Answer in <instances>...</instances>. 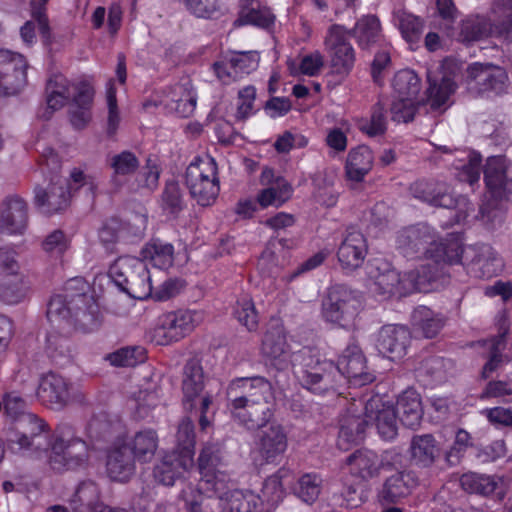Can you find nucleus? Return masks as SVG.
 Masks as SVG:
<instances>
[{
  "label": "nucleus",
  "instance_id": "nucleus-26",
  "mask_svg": "<svg viewBox=\"0 0 512 512\" xmlns=\"http://www.w3.org/2000/svg\"><path fill=\"white\" fill-rule=\"evenodd\" d=\"M352 230L348 231L342 240L337 258L343 270L354 271L359 268L367 255V240L363 233L354 230L355 226H349Z\"/></svg>",
  "mask_w": 512,
  "mask_h": 512
},
{
  "label": "nucleus",
  "instance_id": "nucleus-11",
  "mask_svg": "<svg viewBox=\"0 0 512 512\" xmlns=\"http://www.w3.org/2000/svg\"><path fill=\"white\" fill-rule=\"evenodd\" d=\"M87 450L84 441L73 437L69 430H63L51 443L48 461L56 471L74 469L86 461Z\"/></svg>",
  "mask_w": 512,
  "mask_h": 512
},
{
  "label": "nucleus",
  "instance_id": "nucleus-43",
  "mask_svg": "<svg viewBox=\"0 0 512 512\" xmlns=\"http://www.w3.org/2000/svg\"><path fill=\"white\" fill-rule=\"evenodd\" d=\"M369 274L374 279V291L377 294L384 297L409 295L405 273L401 276L395 270L388 269L377 275H372V272H369Z\"/></svg>",
  "mask_w": 512,
  "mask_h": 512
},
{
  "label": "nucleus",
  "instance_id": "nucleus-27",
  "mask_svg": "<svg viewBox=\"0 0 512 512\" xmlns=\"http://www.w3.org/2000/svg\"><path fill=\"white\" fill-rule=\"evenodd\" d=\"M507 160L504 156H492L486 161L484 180L488 192L495 200L506 197L512 200V179H507Z\"/></svg>",
  "mask_w": 512,
  "mask_h": 512
},
{
  "label": "nucleus",
  "instance_id": "nucleus-24",
  "mask_svg": "<svg viewBox=\"0 0 512 512\" xmlns=\"http://www.w3.org/2000/svg\"><path fill=\"white\" fill-rule=\"evenodd\" d=\"M260 182L266 186L257 195V202L263 208L268 206L279 207L292 195V187L286 179L277 175L271 168H264L260 176Z\"/></svg>",
  "mask_w": 512,
  "mask_h": 512
},
{
  "label": "nucleus",
  "instance_id": "nucleus-9",
  "mask_svg": "<svg viewBox=\"0 0 512 512\" xmlns=\"http://www.w3.org/2000/svg\"><path fill=\"white\" fill-rule=\"evenodd\" d=\"M217 167L209 156L195 158L186 169V184L191 195L202 206L209 205L218 195Z\"/></svg>",
  "mask_w": 512,
  "mask_h": 512
},
{
  "label": "nucleus",
  "instance_id": "nucleus-17",
  "mask_svg": "<svg viewBox=\"0 0 512 512\" xmlns=\"http://www.w3.org/2000/svg\"><path fill=\"white\" fill-rule=\"evenodd\" d=\"M351 32L342 25H332L324 40L331 58V65L337 73H348L354 66L355 52L348 39Z\"/></svg>",
  "mask_w": 512,
  "mask_h": 512
},
{
  "label": "nucleus",
  "instance_id": "nucleus-23",
  "mask_svg": "<svg viewBox=\"0 0 512 512\" xmlns=\"http://www.w3.org/2000/svg\"><path fill=\"white\" fill-rule=\"evenodd\" d=\"M201 321V314L195 310L179 309L162 317V346L178 342L189 335Z\"/></svg>",
  "mask_w": 512,
  "mask_h": 512
},
{
  "label": "nucleus",
  "instance_id": "nucleus-7",
  "mask_svg": "<svg viewBox=\"0 0 512 512\" xmlns=\"http://www.w3.org/2000/svg\"><path fill=\"white\" fill-rule=\"evenodd\" d=\"M361 309L362 299L357 291L345 284H335L329 289L327 299L323 302L322 315L327 322L349 328Z\"/></svg>",
  "mask_w": 512,
  "mask_h": 512
},
{
  "label": "nucleus",
  "instance_id": "nucleus-45",
  "mask_svg": "<svg viewBox=\"0 0 512 512\" xmlns=\"http://www.w3.org/2000/svg\"><path fill=\"white\" fill-rule=\"evenodd\" d=\"M373 153L365 145L352 149L347 157L346 174L350 180L360 182L371 170L373 165Z\"/></svg>",
  "mask_w": 512,
  "mask_h": 512
},
{
  "label": "nucleus",
  "instance_id": "nucleus-34",
  "mask_svg": "<svg viewBox=\"0 0 512 512\" xmlns=\"http://www.w3.org/2000/svg\"><path fill=\"white\" fill-rule=\"evenodd\" d=\"M418 485V477L413 471H401L389 476L379 492L382 504H396L409 496Z\"/></svg>",
  "mask_w": 512,
  "mask_h": 512
},
{
  "label": "nucleus",
  "instance_id": "nucleus-38",
  "mask_svg": "<svg viewBox=\"0 0 512 512\" xmlns=\"http://www.w3.org/2000/svg\"><path fill=\"white\" fill-rule=\"evenodd\" d=\"M394 409L403 426L410 429L419 426L423 409L420 394L415 389L409 388L403 391L399 395Z\"/></svg>",
  "mask_w": 512,
  "mask_h": 512
},
{
  "label": "nucleus",
  "instance_id": "nucleus-39",
  "mask_svg": "<svg viewBox=\"0 0 512 512\" xmlns=\"http://www.w3.org/2000/svg\"><path fill=\"white\" fill-rule=\"evenodd\" d=\"M125 445L139 462H150L158 448V433L154 429H142L132 437H122Z\"/></svg>",
  "mask_w": 512,
  "mask_h": 512
},
{
  "label": "nucleus",
  "instance_id": "nucleus-32",
  "mask_svg": "<svg viewBox=\"0 0 512 512\" xmlns=\"http://www.w3.org/2000/svg\"><path fill=\"white\" fill-rule=\"evenodd\" d=\"M81 84H69V81L61 74L51 76L46 83V107L42 112H39V117L44 120H49L52 114L61 109L65 103L72 99L77 91L74 87H79Z\"/></svg>",
  "mask_w": 512,
  "mask_h": 512
},
{
  "label": "nucleus",
  "instance_id": "nucleus-62",
  "mask_svg": "<svg viewBox=\"0 0 512 512\" xmlns=\"http://www.w3.org/2000/svg\"><path fill=\"white\" fill-rule=\"evenodd\" d=\"M46 352L54 361L68 358L71 355V345L68 337L52 331L46 338Z\"/></svg>",
  "mask_w": 512,
  "mask_h": 512
},
{
  "label": "nucleus",
  "instance_id": "nucleus-21",
  "mask_svg": "<svg viewBox=\"0 0 512 512\" xmlns=\"http://www.w3.org/2000/svg\"><path fill=\"white\" fill-rule=\"evenodd\" d=\"M287 447V433L280 424H272L262 430L255 441V451L262 464H280Z\"/></svg>",
  "mask_w": 512,
  "mask_h": 512
},
{
  "label": "nucleus",
  "instance_id": "nucleus-54",
  "mask_svg": "<svg viewBox=\"0 0 512 512\" xmlns=\"http://www.w3.org/2000/svg\"><path fill=\"white\" fill-rule=\"evenodd\" d=\"M411 321L426 338H434L443 327L442 320L435 317L434 312L426 306L416 307L412 312Z\"/></svg>",
  "mask_w": 512,
  "mask_h": 512
},
{
  "label": "nucleus",
  "instance_id": "nucleus-31",
  "mask_svg": "<svg viewBox=\"0 0 512 512\" xmlns=\"http://www.w3.org/2000/svg\"><path fill=\"white\" fill-rule=\"evenodd\" d=\"M507 331L498 333L486 339L477 341L479 356L485 360L480 376L482 379H489L506 362L504 351L506 349Z\"/></svg>",
  "mask_w": 512,
  "mask_h": 512
},
{
  "label": "nucleus",
  "instance_id": "nucleus-49",
  "mask_svg": "<svg viewBox=\"0 0 512 512\" xmlns=\"http://www.w3.org/2000/svg\"><path fill=\"white\" fill-rule=\"evenodd\" d=\"M353 37L362 49H368L380 41V22L375 16H365L359 19L352 31Z\"/></svg>",
  "mask_w": 512,
  "mask_h": 512
},
{
  "label": "nucleus",
  "instance_id": "nucleus-60",
  "mask_svg": "<svg viewBox=\"0 0 512 512\" xmlns=\"http://www.w3.org/2000/svg\"><path fill=\"white\" fill-rule=\"evenodd\" d=\"M443 359L438 356H431L421 361L416 369V375L419 380L427 384H434L443 377Z\"/></svg>",
  "mask_w": 512,
  "mask_h": 512
},
{
  "label": "nucleus",
  "instance_id": "nucleus-14",
  "mask_svg": "<svg viewBox=\"0 0 512 512\" xmlns=\"http://www.w3.org/2000/svg\"><path fill=\"white\" fill-rule=\"evenodd\" d=\"M467 274L474 278H492L503 269V260L489 244H474L466 248L462 264Z\"/></svg>",
  "mask_w": 512,
  "mask_h": 512
},
{
  "label": "nucleus",
  "instance_id": "nucleus-33",
  "mask_svg": "<svg viewBox=\"0 0 512 512\" xmlns=\"http://www.w3.org/2000/svg\"><path fill=\"white\" fill-rule=\"evenodd\" d=\"M238 395L246 400L257 402L269 401L272 395L271 383L262 376L237 377L230 381L227 387V398Z\"/></svg>",
  "mask_w": 512,
  "mask_h": 512
},
{
  "label": "nucleus",
  "instance_id": "nucleus-59",
  "mask_svg": "<svg viewBox=\"0 0 512 512\" xmlns=\"http://www.w3.org/2000/svg\"><path fill=\"white\" fill-rule=\"evenodd\" d=\"M230 68L235 69L239 78L254 71L259 64L260 57L257 52H229Z\"/></svg>",
  "mask_w": 512,
  "mask_h": 512
},
{
  "label": "nucleus",
  "instance_id": "nucleus-61",
  "mask_svg": "<svg viewBox=\"0 0 512 512\" xmlns=\"http://www.w3.org/2000/svg\"><path fill=\"white\" fill-rule=\"evenodd\" d=\"M73 502L93 512L102 503L98 486L92 481L81 483L76 490Z\"/></svg>",
  "mask_w": 512,
  "mask_h": 512
},
{
  "label": "nucleus",
  "instance_id": "nucleus-44",
  "mask_svg": "<svg viewBox=\"0 0 512 512\" xmlns=\"http://www.w3.org/2000/svg\"><path fill=\"white\" fill-rule=\"evenodd\" d=\"M368 420L365 413L361 415H348L340 420L338 446L347 449L351 444H358L365 438Z\"/></svg>",
  "mask_w": 512,
  "mask_h": 512
},
{
  "label": "nucleus",
  "instance_id": "nucleus-25",
  "mask_svg": "<svg viewBox=\"0 0 512 512\" xmlns=\"http://www.w3.org/2000/svg\"><path fill=\"white\" fill-rule=\"evenodd\" d=\"M467 79L475 82L479 91H492L496 94L504 92L508 83V75L503 68L478 62L467 67Z\"/></svg>",
  "mask_w": 512,
  "mask_h": 512
},
{
  "label": "nucleus",
  "instance_id": "nucleus-51",
  "mask_svg": "<svg viewBox=\"0 0 512 512\" xmlns=\"http://www.w3.org/2000/svg\"><path fill=\"white\" fill-rule=\"evenodd\" d=\"M461 157L453 163L460 181L467 182L471 186L480 179L481 155L474 151H462Z\"/></svg>",
  "mask_w": 512,
  "mask_h": 512
},
{
  "label": "nucleus",
  "instance_id": "nucleus-20",
  "mask_svg": "<svg viewBox=\"0 0 512 512\" xmlns=\"http://www.w3.org/2000/svg\"><path fill=\"white\" fill-rule=\"evenodd\" d=\"M411 342V332L405 325H383L376 336L375 347L379 354L392 361L403 358Z\"/></svg>",
  "mask_w": 512,
  "mask_h": 512
},
{
  "label": "nucleus",
  "instance_id": "nucleus-37",
  "mask_svg": "<svg viewBox=\"0 0 512 512\" xmlns=\"http://www.w3.org/2000/svg\"><path fill=\"white\" fill-rule=\"evenodd\" d=\"M204 387V371L201 361L191 358L183 368L182 392L185 409L195 408V401L203 392Z\"/></svg>",
  "mask_w": 512,
  "mask_h": 512
},
{
  "label": "nucleus",
  "instance_id": "nucleus-2",
  "mask_svg": "<svg viewBox=\"0 0 512 512\" xmlns=\"http://www.w3.org/2000/svg\"><path fill=\"white\" fill-rule=\"evenodd\" d=\"M464 233L451 232L439 237L432 226H403L396 247L407 259L424 257L438 265H462L466 254Z\"/></svg>",
  "mask_w": 512,
  "mask_h": 512
},
{
  "label": "nucleus",
  "instance_id": "nucleus-6",
  "mask_svg": "<svg viewBox=\"0 0 512 512\" xmlns=\"http://www.w3.org/2000/svg\"><path fill=\"white\" fill-rule=\"evenodd\" d=\"M307 347L304 346L298 351L292 352L287 343L285 328L282 325H277L265 332L261 352L270 364L279 371L285 370L291 365L294 369V374L304 387L303 375L308 369L302 363L296 361V356L301 354Z\"/></svg>",
  "mask_w": 512,
  "mask_h": 512
},
{
  "label": "nucleus",
  "instance_id": "nucleus-8",
  "mask_svg": "<svg viewBox=\"0 0 512 512\" xmlns=\"http://www.w3.org/2000/svg\"><path fill=\"white\" fill-rule=\"evenodd\" d=\"M394 100L391 105L392 120L398 123L413 120L421 89L419 77L410 69L398 71L392 82Z\"/></svg>",
  "mask_w": 512,
  "mask_h": 512
},
{
  "label": "nucleus",
  "instance_id": "nucleus-63",
  "mask_svg": "<svg viewBox=\"0 0 512 512\" xmlns=\"http://www.w3.org/2000/svg\"><path fill=\"white\" fill-rule=\"evenodd\" d=\"M48 0H32L31 15L38 23V30L45 46L52 43V34L49 26V20L46 14V4Z\"/></svg>",
  "mask_w": 512,
  "mask_h": 512
},
{
  "label": "nucleus",
  "instance_id": "nucleus-30",
  "mask_svg": "<svg viewBox=\"0 0 512 512\" xmlns=\"http://www.w3.org/2000/svg\"><path fill=\"white\" fill-rule=\"evenodd\" d=\"M344 465L353 478L367 482L380 474L383 460L375 451L360 448L346 457Z\"/></svg>",
  "mask_w": 512,
  "mask_h": 512
},
{
  "label": "nucleus",
  "instance_id": "nucleus-52",
  "mask_svg": "<svg viewBox=\"0 0 512 512\" xmlns=\"http://www.w3.org/2000/svg\"><path fill=\"white\" fill-rule=\"evenodd\" d=\"M123 291L136 299H146L151 295L152 285L147 264L143 261L138 263L134 274L131 275V279H129Z\"/></svg>",
  "mask_w": 512,
  "mask_h": 512
},
{
  "label": "nucleus",
  "instance_id": "nucleus-47",
  "mask_svg": "<svg viewBox=\"0 0 512 512\" xmlns=\"http://www.w3.org/2000/svg\"><path fill=\"white\" fill-rule=\"evenodd\" d=\"M0 219L2 224H27L29 206L25 199L18 195H9L0 203Z\"/></svg>",
  "mask_w": 512,
  "mask_h": 512
},
{
  "label": "nucleus",
  "instance_id": "nucleus-5",
  "mask_svg": "<svg viewBox=\"0 0 512 512\" xmlns=\"http://www.w3.org/2000/svg\"><path fill=\"white\" fill-rule=\"evenodd\" d=\"M176 449L169 455H162V485L172 486L182 480L193 465L196 435L193 421L185 417L178 425Z\"/></svg>",
  "mask_w": 512,
  "mask_h": 512
},
{
  "label": "nucleus",
  "instance_id": "nucleus-22",
  "mask_svg": "<svg viewBox=\"0 0 512 512\" xmlns=\"http://www.w3.org/2000/svg\"><path fill=\"white\" fill-rule=\"evenodd\" d=\"M197 96L189 77L184 76L178 82L166 86L162 95V105L171 113L180 117H189L196 108Z\"/></svg>",
  "mask_w": 512,
  "mask_h": 512
},
{
  "label": "nucleus",
  "instance_id": "nucleus-53",
  "mask_svg": "<svg viewBox=\"0 0 512 512\" xmlns=\"http://www.w3.org/2000/svg\"><path fill=\"white\" fill-rule=\"evenodd\" d=\"M147 351L142 346H127L105 356V360L115 367H135L144 363Z\"/></svg>",
  "mask_w": 512,
  "mask_h": 512
},
{
  "label": "nucleus",
  "instance_id": "nucleus-64",
  "mask_svg": "<svg viewBox=\"0 0 512 512\" xmlns=\"http://www.w3.org/2000/svg\"><path fill=\"white\" fill-rule=\"evenodd\" d=\"M398 27L408 43L411 45L418 43L423 31V23L420 18L412 14L402 13L399 16Z\"/></svg>",
  "mask_w": 512,
  "mask_h": 512
},
{
  "label": "nucleus",
  "instance_id": "nucleus-50",
  "mask_svg": "<svg viewBox=\"0 0 512 512\" xmlns=\"http://www.w3.org/2000/svg\"><path fill=\"white\" fill-rule=\"evenodd\" d=\"M459 482L465 492L484 497L493 494L498 487V483L493 476L476 472L462 474Z\"/></svg>",
  "mask_w": 512,
  "mask_h": 512
},
{
  "label": "nucleus",
  "instance_id": "nucleus-56",
  "mask_svg": "<svg viewBox=\"0 0 512 512\" xmlns=\"http://www.w3.org/2000/svg\"><path fill=\"white\" fill-rule=\"evenodd\" d=\"M233 315L239 324L244 326L249 332L258 329L259 313L251 298L246 296L239 298L233 308Z\"/></svg>",
  "mask_w": 512,
  "mask_h": 512
},
{
  "label": "nucleus",
  "instance_id": "nucleus-4",
  "mask_svg": "<svg viewBox=\"0 0 512 512\" xmlns=\"http://www.w3.org/2000/svg\"><path fill=\"white\" fill-rule=\"evenodd\" d=\"M512 31V0H493L487 16L476 15L461 25L460 39L473 42L487 37H507Z\"/></svg>",
  "mask_w": 512,
  "mask_h": 512
},
{
  "label": "nucleus",
  "instance_id": "nucleus-13",
  "mask_svg": "<svg viewBox=\"0 0 512 512\" xmlns=\"http://www.w3.org/2000/svg\"><path fill=\"white\" fill-rule=\"evenodd\" d=\"M71 187L66 177L53 176L46 187L36 185L34 204L44 214L53 215L65 211L71 202Z\"/></svg>",
  "mask_w": 512,
  "mask_h": 512
},
{
  "label": "nucleus",
  "instance_id": "nucleus-55",
  "mask_svg": "<svg viewBox=\"0 0 512 512\" xmlns=\"http://www.w3.org/2000/svg\"><path fill=\"white\" fill-rule=\"evenodd\" d=\"M323 478L319 473L309 472L301 475L297 481L295 494L305 503L313 504L319 497Z\"/></svg>",
  "mask_w": 512,
  "mask_h": 512
},
{
  "label": "nucleus",
  "instance_id": "nucleus-28",
  "mask_svg": "<svg viewBox=\"0 0 512 512\" xmlns=\"http://www.w3.org/2000/svg\"><path fill=\"white\" fill-rule=\"evenodd\" d=\"M125 444L119 437L107 451L106 471L114 481H128L135 471L136 459Z\"/></svg>",
  "mask_w": 512,
  "mask_h": 512
},
{
  "label": "nucleus",
  "instance_id": "nucleus-12",
  "mask_svg": "<svg viewBox=\"0 0 512 512\" xmlns=\"http://www.w3.org/2000/svg\"><path fill=\"white\" fill-rule=\"evenodd\" d=\"M367 396V394L361 395L358 401L360 405H364L368 426L374 425L383 440H393L398 434L397 420H399L394 406L384 402L378 394Z\"/></svg>",
  "mask_w": 512,
  "mask_h": 512
},
{
  "label": "nucleus",
  "instance_id": "nucleus-36",
  "mask_svg": "<svg viewBox=\"0 0 512 512\" xmlns=\"http://www.w3.org/2000/svg\"><path fill=\"white\" fill-rule=\"evenodd\" d=\"M455 63L452 60H445L441 65L443 75L441 79L433 76L432 72H428V97L431 102V106L439 108L444 105L449 97L456 90V83L454 81V69Z\"/></svg>",
  "mask_w": 512,
  "mask_h": 512
},
{
  "label": "nucleus",
  "instance_id": "nucleus-42",
  "mask_svg": "<svg viewBox=\"0 0 512 512\" xmlns=\"http://www.w3.org/2000/svg\"><path fill=\"white\" fill-rule=\"evenodd\" d=\"M440 449L433 435L413 436L410 444L411 461L418 467H430L438 457Z\"/></svg>",
  "mask_w": 512,
  "mask_h": 512
},
{
  "label": "nucleus",
  "instance_id": "nucleus-46",
  "mask_svg": "<svg viewBox=\"0 0 512 512\" xmlns=\"http://www.w3.org/2000/svg\"><path fill=\"white\" fill-rule=\"evenodd\" d=\"M182 191L179 182L167 181L164 193L162 194V221H176L185 210Z\"/></svg>",
  "mask_w": 512,
  "mask_h": 512
},
{
  "label": "nucleus",
  "instance_id": "nucleus-40",
  "mask_svg": "<svg viewBox=\"0 0 512 512\" xmlns=\"http://www.w3.org/2000/svg\"><path fill=\"white\" fill-rule=\"evenodd\" d=\"M77 94L69 108L70 122L75 129H83L91 120V106L94 96L92 87L86 83H81L79 87H74Z\"/></svg>",
  "mask_w": 512,
  "mask_h": 512
},
{
  "label": "nucleus",
  "instance_id": "nucleus-35",
  "mask_svg": "<svg viewBox=\"0 0 512 512\" xmlns=\"http://www.w3.org/2000/svg\"><path fill=\"white\" fill-rule=\"evenodd\" d=\"M446 277L444 267L436 262L420 265L405 273L409 295L414 292H428Z\"/></svg>",
  "mask_w": 512,
  "mask_h": 512
},
{
  "label": "nucleus",
  "instance_id": "nucleus-19",
  "mask_svg": "<svg viewBox=\"0 0 512 512\" xmlns=\"http://www.w3.org/2000/svg\"><path fill=\"white\" fill-rule=\"evenodd\" d=\"M27 67L22 55L0 49V96L15 95L25 87Z\"/></svg>",
  "mask_w": 512,
  "mask_h": 512
},
{
  "label": "nucleus",
  "instance_id": "nucleus-10",
  "mask_svg": "<svg viewBox=\"0 0 512 512\" xmlns=\"http://www.w3.org/2000/svg\"><path fill=\"white\" fill-rule=\"evenodd\" d=\"M68 295H56L51 298L48 309L47 317L52 324H57L59 327L62 323L65 329L67 327H77L83 331H89L96 326V319L92 312H88L85 309L78 307L79 303H85L87 296L85 293H79L73 298L69 304L75 303V310L72 312V307L68 306L67 301Z\"/></svg>",
  "mask_w": 512,
  "mask_h": 512
},
{
  "label": "nucleus",
  "instance_id": "nucleus-57",
  "mask_svg": "<svg viewBox=\"0 0 512 512\" xmlns=\"http://www.w3.org/2000/svg\"><path fill=\"white\" fill-rule=\"evenodd\" d=\"M275 16L267 7L248 8L244 7L239 17L235 20L234 26L255 25L262 28H268L274 23Z\"/></svg>",
  "mask_w": 512,
  "mask_h": 512
},
{
  "label": "nucleus",
  "instance_id": "nucleus-29",
  "mask_svg": "<svg viewBox=\"0 0 512 512\" xmlns=\"http://www.w3.org/2000/svg\"><path fill=\"white\" fill-rule=\"evenodd\" d=\"M410 193L415 199L429 205L448 209L465 202V198H454L445 184L434 181H416L410 186Z\"/></svg>",
  "mask_w": 512,
  "mask_h": 512
},
{
  "label": "nucleus",
  "instance_id": "nucleus-58",
  "mask_svg": "<svg viewBox=\"0 0 512 512\" xmlns=\"http://www.w3.org/2000/svg\"><path fill=\"white\" fill-rule=\"evenodd\" d=\"M140 260L131 257L117 259L109 269V276L112 281L123 291L134 274Z\"/></svg>",
  "mask_w": 512,
  "mask_h": 512
},
{
  "label": "nucleus",
  "instance_id": "nucleus-16",
  "mask_svg": "<svg viewBox=\"0 0 512 512\" xmlns=\"http://www.w3.org/2000/svg\"><path fill=\"white\" fill-rule=\"evenodd\" d=\"M75 394L72 383L54 372H48L40 377L36 391L42 404L56 410L63 409L70 404Z\"/></svg>",
  "mask_w": 512,
  "mask_h": 512
},
{
  "label": "nucleus",
  "instance_id": "nucleus-41",
  "mask_svg": "<svg viewBox=\"0 0 512 512\" xmlns=\"http://www.w3.org/2000/svg\"><path fill=\"white\" fill-rule=\"evenodd\" d=\"M26 419L35 424L38 432H33L31 437L23 433H14L13 437L8 439V444L13 452L37 456L40 453V448L47 442V435L42 433L44 423L33 414H27Z\"/></svg>",
  "mask_w": 512,
  "mask_h": 512
},
{
  "label": "nucleus",
  "instance_id": "nucleus-1",
  "mask_svg": "<svg viewBox=\"0 0 512 512\" xmlns=\"http://www.w3.org/2000/svg\"><path fill=\"white\" fill-rule=\"evenodd\" d=\"M308 370L303 375L304 388L318 395L329 391L336 392L340 378H345L349 386L363 387L375 380V375L367 371L366 358L361 348L351 343L343 350L337 363L322 359L316 347H307L296 356Z\"/></svg>",
  "mask_w": 512,
  "mask_h": 512
},
{
  "label": "nucleus",
  "instance_id": "nucleus-48",
  "mask_svg": "<svg viewBox=\"0 0 512 512\" xmlns=\"http://www.w3.org/2000/svg\"><path fill=\"white\" fill-rule=\"evenodd\" d=\"M260 497L250 490L230 491L223 503L221 512H259Z\"/></svg>",
  "mask_w": 512,
  "mask_h": 512
},
{
  "label": "nucleus",
  "instance_id": "nucleus-18",
  "mask_svg": "<svg viewBox=\"0 0 512 512\" xmlns=\"http://www.w3.org/2000/svg\"><path fill=\"white\" fill-rule=\"evenodd\" d=\"M17 270L18 264L13 255L0 250V299L7 304L22 301L29 289L28 283Z\"/></svg>",
  "mask_w": 512,
  "mask_h": 512
},
{
  "label": "nucleus",
  "instance_id": "nucleus-3",
  "mask_svg": "<svg viewBox=\"0 0 512 512\" xmlns=\"http://www.w3.org/2000/svg\"><path fill=\"white\" fill-rule=\"evenodd\" d=\"M225 450L219 443H206L198 457L200 479L182 489L184 507L189 512H201L203 496L212 498L224 489V480L220 478V468L224 466Z\"/></svg>",
  "mask_w": 512,
  "mask_h": 512
},
{
  "label": "nucleus",
  "instance_id": "nucleus-15",
  "mask_svg": "<svg viewBox=\"0 0 512 512\" xmlns=\"http://www.w3.org/2000/svg\"><path fill=\"white\" fill-rule=\"evenodd\" d=\"M232 417L248 430H257L265 427L274 415L269 401L257 402L246 398H231L228 403Z\"/></svg>",
  "mask_w": 512,
  "mask_h": 512
}]
</instances>
